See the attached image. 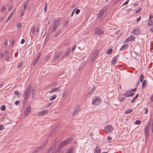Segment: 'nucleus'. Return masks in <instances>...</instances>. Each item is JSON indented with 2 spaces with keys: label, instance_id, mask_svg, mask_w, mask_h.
<instances>
[{
  "label": "nucleus",
  "instance_id": "1",
  "mask_svg": "<svg viewBox=\"0 0 153 153\" xmlns=\"http://www.w3.org/2000/svg\"><path fill=\"white\" fill-rule=\"evenodd\" d=\"M31 89V85H30L26 89L24 93V99L25 100H27L28 98V97L29 95Z\"/></svg>",
  "mask_w": 153,
  "mask_h": 153
},
{
  "label": "nucleus",
  "instance_id": "2",
  "mask_svg": "<svg viewBox=\"0 0 153 153\" xmlns=\"http://www.w3.org/2000/svg\"><path fill=\"white\" fill-rule=\"evenodd\" d=\"M150 124L149 122L147 123L144 128L145 135V140H147V137L149 136V128L150 127Z\"/></svg>",
  "mask_w": 153,
  "mask_h": 153
},
{
  "label": "nucleus",
  "instance_id": "3",
  "mask_svg": "<svg viewBox=\"0 0 153 153\" xmlns=\"http://www.w3.org/2000/svg\"><path fill=\"white\" fill-rule=\"evenodd\" d=\"M48 141L47 140L43 143L42 145L37 147L35 149L32 153H38L40 150L42 149L47 144Z\"/></svg>",
  "mask_w": 153,
  "mask_h": 153
},
{
  "label": "nucleus",
  "instance_id": "4",
  "mask_svg": "<svg viewBox=\"0 0 153 153\" xmlns=\"http://www.w3.org/2000/svg\"><path fill=\"white\" fill-rule=\"evenodd\" d=\"M70 140L69 139H68L61 143L58 146V150L59 151H60L63 148L64 146L65 145L68 143Z\"/></svg>",
  "mask_w": 153,
  "mask_h": 153
},
{
  "label": "nucleus",
  "instance_id": "5",
  "mask_svg": "<svg viewBox=\"0 0 153 153\" xmlns=\"http://www.w3.org/2000/svg\"><path fill=\"white\" fill-rule=\"evenodd\" d=\"M100 99L98 97H95L92 99V104L97 105L101 101Z\"/></svg>",
  "mask_w": 153,
  "mask_h": 153
},
{
  "label": "nucleus",
  "instance_id": "6",
  "mask_svg": "<svg viewBox=\"0 0 153 153\" xmlns=\"http://www.w3.org/2000/svg\"><path fill=\"white\" fill-rule=\"evenodd\" d=\"M31 109V106L29 105L27 106L26 109L24 111V115L25 116H27L30 113Z\"/></svg>",
  "mask_w": 153,
  "mask_h": 153
},
{
  "label": "nucleus",
  "instance_id": "7",
  "mask_svg": "<svg viewBox=\"0 0 153 153\" xmlns=\"http://www.w3.org/2000/svg\"><path fill=\"white\" fill-rule=\"evenodd\" d=\"M62 54V52L59 51L53 58L52 60V62H54L57 60L60 56Z\"/></svg>",
  "mask_w": 153,
  "mask_h": 153
},
{
  "label": "nucleus",
  "instance_id": "8",
  "mask_svg": "<svg viewBox=\"0 0 153 153\" xmlns=\"http://www.w3.org/2000/svg\"><path fill=\"white\" fill-rule=\"evenodd\" d=\"M107 133H109L111 132L113 130V127L111 125H108L105 127L104 128Z\"/></svg>",
  "mask_w": 153,
  "mask_h": 153
},
{
  "label": "nucleus",
  "instance_id": "9",
  "mask_svg": "<svg viewBox=\"0 0 153 153\" xmlns=\"http://www.w3.org/2000/svg\"><path fill=\"white\" fill-rule=\"evenodd\" d=\"M95 33L97 35H101L103 34V32L100 28L97 27L95 29Z\"/></svg>",
  "mask_w": 153,
  "mask_h": 153
},
{
  "label": "nucleus",
  "instance_id": "10",
  "mask_svg": "<svg viewBox=\"0 0 153 153\" xmlns=\"http://www.w3.org/2000/svg\"><path fill=\"white\" fill-rule=\"evenodd\" d=\"M129 90L126 91V92L124 93L123 95L126 97H129L133 96L134 94V93L129 92Z\"/></svg>",
  "mask_w": 153,
  "mask_h": 153
},
{
  "label": "nucleus",
  "instance_id": "11",
  "mask_svg": "<svg viewBox=\"0 0 153 153\" xmlns=\"http://www.w3.org/2000/svg\"><path fill=\"white\" fill-rule=\"evenodd\" d=\"M98 55V50H96L94 51L91 57L92 60L94 61L96 59Z\"/></svg>",
  "mask_w": 153,
  "mask_h": 153
},
{
  "label": "nucleus",
  "instance_id": "12",
  "mask_svg": "<svg viewBox=\"0 0 153 153\" xmlns=\"http://www.w3.org/2000/svg\"><path fill=\"white\" fill-rule=\"evenodd\" d=\"M106 8L105 7H104L101 9V10L100 11L98 15H99L98 16V18H100L101 17L102 14L104 13L106 11Z\"/></svg>",
  "mask_w": 153,
  "mask_h": 153
},
{
  "label": "nucleus",
  "instance_id": "13",
  "mask_svg": "<svg viewBox=\"0 0 153 153\" xmlns=\"http://www.w3.org/2000/svg\"><path fill=\"white\" fill-rule=\"evenodd\" d=\"M41 54V52H39L38 53V56H37L35 60L33 62V65L34 66L36 64L37 62H38V61L40 58Z\"/></svg>",
  "mask_w": 153,
  "mask_h": 153
},
{
  "label": "nucleus",
  "instance_id": "14",
  "mask_svg": "<svg viewBox=\"0 0 153 153\" xmlns=\"http://www.w3.org/2000/svg\"><path fill=\"white\" fill-rule=\"evenodd\" d=\"M60 22V18L59 17H58L57 20L56 19L55 21V22L54 24V25L56 26L57 27H58L59 25V24Z\"/></svg>",
  "mask_w": 153,
  "mask_h": 153
},
{
  "label": "nucleus",
  "instance_id": "15",
  "mask_svg": "<svg viewBox=\"0 0 153 153\" xmlns=\"http://www.w3.org/2000/svg\"><path fill=\"white\" fill-rule=\"evenodd\" d=\"M101 150L99 146H97L94 149V153H100Z\"/></svg>",
  "mask_w": 153,
  "mask_h": 153
},
{
  "label": "nucleus",
  "instance_id": "16",
  "mask_svg": "<svg viewBox=\"0 0 153 153\" xmlns=\"http://www.w3.org/2000/svg\"><path fill=\"white\" fill-rule=\"evenodd\" d=\"M60 91V90L58 88H54L51 89V90L49 91V92L50 93H52L56 91L59 92Z\"/></svg>",
  "mask_w": 153,
  "mask_h": 153
},
{
  "label": "nucleus",
  "instance_id": "17",
  "mask_svg": "<svg viewBox=\"0 0 153 153\" xmlns=\"http://www.w3.org/2000/svg\"><path fill=\"white\" fill-rule=\"evenodd\" d=\"M131 33L132 34L135 35H138L140 33V32L139 30L136 29H134V30L131 31Z\"/></svg>",
  "mask_w": 153,
  "mask_h": 153
},
{
  "label": "nucleus",
  "instance_id": "18",
  "mask_svg": "<svg viewBox=\"0 0 153 153\" xmlns=\"http://www.w3.org/2000/svg\"><path fill=\"white\" fill-rule=\"evenodd\" d=\"M48 110H45L40 112L38 114L39 116H42L46 114L48 112Z\"/></svg>",
  "mask_w": 153,
  "mask_h": 153
},
{
  "label": "nucleus",
  "instance_id": "19",
  "mask_svg": "<svg viewBox=\"0 0 153 153\" xmlns=\"http://www.w3.org/2000/svg\"><path fill=\"white\" fill-rule=\"evenodd\" d=\"M128 47V45L127 44H124L123 45L120 49V51H123L126 49Z\"/></svg>",
  "mask_w": 153,
  "mask_h": 153
},
{
  "label": "nucleus",
  "instance_id": "20",
  "mask_svg": "<svg viewBox=\"0 0 153 153\" xmlns=\"http://www.w3.org/2000/svg\"><path fill=\"white\" fill-rule=\"evenodd\" d=\"M147 85V82L146 80H144L142 84V89L145 88Z\"/></svg>",
  "mask_w": 153,
  "mask_h": 153
},
{
  "label": "nucleus",
  "instance_id": "21",
  "mask_svg": "<svg viewBox=\"0 0 153 153\" xmlns=\"http://www.w3.org/2000/svg\"><path fill=\"white\" fill-rule=\"evenodd\" d=\"M71 53V49L70 48H68L66 50V53H65V56H68Z\"/></svg>",
  "mask_w": 153,
  "mask_h": 153
},
{
  "label": "nucleus",
  "instance_id": "22",
  "mask_svg": "<svg viewBox=\"0 0 153 153\" xmlns=\"http://www.w3.org/2000/svg\"><path fill=\"white\" fill-rule=\"evenodd\" d=\"M14 13V11H13L12 13H11L10 14L9 16L8 17V18H7V20L6 21V22H7L8 21L9 19H10Z\"/></svg>",
  "mask_w": 153,
  "mask_h": 153
},
{
  "label": "nucleus",
  "instance_id": "23",
  "mask_svg": "<svg viewBox=\"0 0 153 153\" xmlns=\"http://www.w3.org/2000/svg\"><path fill=\"white\" fill-rule=\"evenodd\" d=\"M36 31V28L34 26H33L30 29V32L32 33L33 34L35 33Z\"/></svg>",
  "mask_w": 153,
  "mask_h": 153
},
{
  "label": "nucleus",
  "instance_id": "24",
  "mask_svg": "<svg viewBox=\"0 0 153 153\" xmlns=\"http://www.w3.org/2000/svg\"><path fill=\"white\" fill-rule=\"evenodd\" d=\"M118 55H117L114 57L112 60L111 63L112 64H114L116 62V59L117 58Z\"/></svg>",
  "mask_w": 153,
  "mask_h": 153
},
{
  "label": "nucleus",
  "instance_id": "25",
  "mask_svg": "<svg viewBox=\"0 0 153 153\" xmlns=\"http://www.w3.org/2000/svg\"><path fill=\"white\" fill-rule=\"evenodd\" d=\"M129 41H134L135 39V37L134 35H131L129 37Z\"/></svg>",
  "mask_w": 153,
  "mask_h": 153
},
{
  "label": "nucleus",
  "instance_id": "26",
  "mask_svg": "<svg viewBox=\"0 0 153 153\" xmlns=\"http://www.w3.org/2000/svg\"><path fill=\"white\" fill-rule=\"evenodd\" d=\"M141 109H142V110H143V111H144V110H145V112H144V114H146L148 113V111L147 109L145 108V107H142L141 108Z\"/></svg>",
  "mask_w": 153,
  "mask_h": 153
},
{
  "label": "nucleus",
  "instance_id": "27",
  "mask_svg": "<svg viewBox=\"0 0 153 153\" xmlns=\"http://www.w3.org/2000/svg\"><path fill=\"white\" fill-rule=\"evenodd\" d=\"M23 63L22 62H21L19 64L17 67V68L18 69H19L20 68H22L23 65Z\"/></svg>",
  "mask_w": 153,
  "mask_h": 153
},
{
  "label": "nucleus",
  "instance_id": "28",
  "mask_svg": "<svg viewBox=\"0 0 153 153\" xmlns=\"http://www.w3.org/2000/svg\"><path fill=\"white\" fill-rule=\"evenodd\" d=\"M73 149V147H71L66 153H72Z\"/></svg>",
  "mask_w": 153,
  "mask_h": 153
},
{
  "label": "nucleus",
  "instance_id": "29",
  "mask_svg": "<svg viewBox=\"0 0 153 153\" xmlns=\"http://www.w3.org/2000/svg\"><path fill=\"white\" fill-rule=\"evenodd\" d=\"M57 96L56 95H54L50 99V101H53L57 97Z\"/></svg>",
  "mask_w": 153,
  "mask_h": 153
},
{
  "label": "nucleus",
  "instance_id": "30",
  "mask_svg": "<svg viewBox=\"0 0 153 153\" xmlns=\"http://www.w3.org/2000/svg\"><path fill=\"white\" fill-rule=\"evenodd\" d=\"M133 110V109L127 110L126 111L125 113L126 114H127L131 112Z\"/></svg>",
  "mask_w": 153,
  "mask_h": 153
},
{
  "label": "nucleus",
  "instance_id": "31",
  "mask_svg": "<svg viewBox=\"0 0 153 153\" xmlns=\"http://www.w3.org/2000/svg\"><path fill=\"white\" fill-rule=\"evenodd\" d=\"M57 27L53 25V27L52 28L51 32L52 33H53L54 31L56 29Z\"/></svg>",
  "mask_w": 153,
  "mask_h": 153
},
{
  "label": "nucleus",
  "instance_id": "32",
  "mask_svg": "<svg viewBox=\"0 0 153 153\" xmlns=\"http://www.w3.org/2000/svg\"><path fill=\"white\" fill-rule=\"evenodd\" d=\"M112 49L111 48H110L107 51V54L108 55L110 54L112 52Z\"/></svg>",
  "mask_w": 153,
  "mask_h": 153
},
{
  "label": "nucleus",
  "instance_id": "33",
  "mask_svg": "<svg viewBox=\"0 0 153 153\" xmlns=\"http://www.w3.org/2000/svg\"><path fill=\"white\" fill-rule=\"evenodd\" d=\"M144 76L143 74H141L140 76V82H142L143 80Z\"/></svg>",
  "mask_w": 153,
  "mask_h": 153
},
{
  "label": "nucleus",
  "instance_id": "34",
  "mask_svg": "<svg viewBox=\"0 0 153 153\" xmlns=\"http://www.w3.org/2000/svg\"><path fill=\"white\" fill-rule=\"evenodd\" d=\"M141 121L140 120H136L134 123V124L139 125L141 123Z\"/></svg>",
  "mask_w": 153,
  "mask_h": 153
},
{
  "label": "nucleus",
  "instance_id": "35",
  "mask_svg": "<svg viewBox=\"0 0 153 153\" xmlns=\"http://www.w3.org/2000/svg\"><path fill=\"white\" fill-rule=\"evenodd\" d=\"M6 108V107L5 105H3L1 106V109L2 111H4Z\"/></svg>",
  "mask_w": 153,
  "mask_h": 153
},
{
  "label": "nucleus",
  "instance_id": "36",
  "mask_svg": "<svg viewBox=\"0 0 153 153\" xmlns=\"http://www.w3.org/2000/svg\"><path fill=\"white\" fill-rule=\"evenodd\" d=\"M24 4L25 5L24 7V10H23L24 11H25V10L27 8V4L26 2H25Z\"/></svg>",
  "mask_w": 153,
  "mask_h": 153
},
{
  "label": "nucleus",
  "instance_id": "37",
  "mask_svg": "<svg viewBox=\"0 0 153 153\" xmlns=\"http://www.w3.org/2000/svg\"><path fill=\"white\" fill-rule=\"evenodd\" d=\"M142 9V7L140 8L138 10H137L136 11V13H139L141 11Z\"/></svg>",
  "mask_w": 153,
  "mask_h": 153
},
{
  "label": "nucleus",
  "instance_id": "38",
  "mask_svg": "<svg viewBox=\"0 0 153 153\" xmlns=\"http://www.w3.org/2000/svg\"><path fill=\"white\" fill-rule=\"evenodd\" d=\"M50 57V55H48L46 56L44 60L46 61Z\"/></svg>",
  "mask_w": 153,
  "mask_h": 153
},
{
  "label": "nucleus",
  "instance_id": "39",
  "mask_svg": "<svg viewBox=\"0 0 153 153\" xmlns=\"http://www.w3.org/2000/svg\"><path fill=\"white\" fill-rule=\"evenodd\" d=\"M148 25L149 26H152L153 25V22L150 21L148 22Z\"/></svg>",
  "mask_w": 153,
  "mask_h": 153
},
{
  "label": "nucleus",
  "instance_id": "40",
  "mask_svg": "<svg viewBox=\"0 0 153 153\" xmlns=\"http://www.w3.org/2000/svg\"><path fill=\"white\" fill-rule=\"evenodd\" d=\"M108 141V142H111L112 138L111 137L108 136L107 137Z\"/></svg>",
  "mask_w": 153,
  "mask_h": 153
},
{
  "label": "nucleus",
  "instance_id": "41",
  "mask_svg": "<svg viewBox=\"0 0 153 153\" xmlns=\"http://www.w3.org/2000/svg\"><path fill=\"white\" fill-rule=\"evenodd\" d=\"M67 96V95L66 94L65 92H64L62 94V97L63 98V99H65Z\"/></svg>",
  "mask_w": 153,
  "mask_h": 153
},
{
  "label": "nucleus",
  "instance_id": "42",
  "mask_svg": "<svg viewBox=\"0 0 153 153\" xmlns=\"http://www.w3.org/2000/svg\"><path fill=\"white\" fill-rule=\"evenodd\" d=\"M95 88L96 87H94L93 88H92L90 91V92L88 94H90L91 93H92L94 91L95 89Z\"/></svg>",
  "mask_w": 153,
  "mask_h": 153
},
{
  "label": "nucleus",
  "instance_id": "43",
  "mask_svg": "<svg viewBox=\"0 0 153 153\" xmlns=\"http://www.w3.org/2000/svg\"><path fill=\"white\" fill-rule=\"evenodd\" d=\"M61 30L59 29L56 33L55 34V36H57L58 35V34H59V33L61 32Z\"/></svg>",
  "mask_w": 153,
  "mask_h": 153
},
{
  "label": "nucleus",
  "instance_id": "44",
  "mask_svg": "<svg viewBox=\"0 0 153 153\" xmlns=\"http://www.w3.org/2000/svg\"><path fill=\"white\" fill-rule=\"evenodd\" d=\"M79 111V110H77L76 109H75L74 111L73 114V115H75Z\"/></svg>",
  "mask_w": 153,
  "mask_h": 153
},
{
  "label": "nucleus",
  "instance_id": "45",
  "mask_svg": "<svg viewBox=\"0 0 153 153\" xmlns=\"http://www.w3.org/2000/svg\"><path fill=\"white\" fill-rule=\"evenodd\" d=\"M136 90H137V88L136 87L133 89H132L131 90H130L129 92H131H131H135L136 91Z\"/></svg>",
  "mask_w": 153,
  "mask_h": 153
},
{
  "label": "nucleus",
  "instance_id": "46",
  "mask_svg": "<svg viewBox=\"0 0 153 153\" xmlns=\"http://www.w3.org/2000/svg\"><path fill=\"white\" fill-rule=\"evenodd\" d=\"M80 12V10L79 9H77L76 10L75 13L76 14H78Z\"/></svg>",
  "mask_w": 153,
  "mask_h": 153
},
{
  "label": "nucleus",
  "instance_id": "47",
  "mask_svg": "<svg viewBox=\"0 0 153 153\" xmlns=\"http://www.w3.org/2000/svg\"><path fill=\"white\" fill-rule=\"evenodd\" d=\"M5 60L7 61H9V56H5Z\"/></svg>",
  "mask_w": 153,
  "mask_h": 153
},
{
  "label": "nucleus",
  "instance_id": "48",
  "mask_svg": "<svg viewBox=\"0 0 153 153\" xmlns=\"http://www.w3.org/2000/svg\"><path fill=\"white\" fill-rule=\"evenodd\" d=\"M20 102V101L17 100L15 101V104L16 105H17L19 104Z\"/></svg>",
  "mask_w": 153,
  "mask_h": 153
},
{
  "label": "nucleus",
  "instance_id": "49",
  "mask_svg": "<svg viewBox=\"0 0 153 153\" xmlns=\"http://www.w3.org/2000/svg\"><path fill=\"white\" fill-rule=\"evenodd\" d=\"M4 129V127L3 125H0V130H2Z\"/></svg>",
  "mask_w": 153,
  "mask_h": 153
},
{
  "label": "nucleus",
  "instance_id": "50",
  "mask_svg": "<svg viewBox=\"0 0 153 153\" xmlns=\"http://www.w3.org/2000/svg\"><path fill=\"white\" fill-rule=\"evenodd\" d=\"M35 94V90L34 89H32V96L34 95Z\"/></svg>",
  "mask_w": 153,
  "mask_h": 153
},
{
  "label": "nucleus",
  "instance_id": "51",
  "mask_svg": "<svg viewBox=\"0 0 153 153\" xmlns=\"http://www.w3.org/2000/svg\"><path fill=\"white\" fill-rule=\"evenodd\" d=\"M14 38H13L12 40L11 41V45L12 46H13V45L14 44Z\"/></svg>",
  "mask_w": 153,
  "mask_h": 153
},
{
  "label": "nucleus",
  "instance_id": "52",
  "mask_svg": "<svg viewBox=\"0 0 153 153\" xmlns=\"http://www.w3.org/2000/svg\"><path fill=\"white\" fill-rule=\"evenodd\" d=\"M128 2H129V0H128L126 1L122 5L123 6L124 5H127L128 4Z\"/></svg>",
  "mask_w": 153,
  "mask_h": 153
},
{
  "label": "nucleus",
  "instance_id": "53",
  "mask_svg": "<svg viewBox=\"0 0 153 153\" xmlns=\"http://www.w3.org/2000/svg\"><path fill=\"white\" fill-rule=\"evenodd\" d=\"M12 8V6L11 5H10L9 6L8 10L9 11H10Z\"/></svg>",
  "mask_w": 153,
  "mask_h": 153
},
{
  "label": "nucleus",
  "instance_id": "54",
  "mask_svg": "<svg viewBox=\"0 0 153 153\" xmlns=\"http://www.w3.org/2000/svg\"><path fill=\"white\" fill-rule=\"evenodd\" d=\"M24 15V11L22 10L20 15V17H22Z\"/></svg>",
  "mask_w": 153,
  "mask_h": 153
},
{
  "label": "nucleus",
  "instance_id": "55",
  "mask_svg": "<svg viewBox=\"0 0 153 153\" xmlns=\"http://www.w3.org/2000/svg\"><path fill=\"white\" fill-rule=\"evenodd\" d=\"M76 45H75L72 48L71 51L72 52H73L74 50L76 48Z\"/></svg>",
  "mask_w": 153,
  "mask_h": 153
},
{
  "label": "nucleus",
  "instance_id": "56",
  "mask_svg": "<svg viewBox=\"0 0 153 153\" xmlns=\"http://www.w3.org/2000/svg\"><path fill=\"white\" fill-rule=\"evenodd\" d=\"M14 94L17 96L19 95V92L17 91H16L14 92Z\"/></svg>",
  "mask_w": 153,
  "mask_h": 153
},
{
  "label": "nucleus",
  "instance_id": "57",
  "mask_svg": "<svg viewBox=\"0 0 153 153\" xmlns=\"http://www.w3.org/2000/svg\"><path fill=\"white\" fill-rule=\"evenodd\" d=\"M5 56H9V52L8 51H5Z\"/></svg>",
  "mask_w": 153,
  "mask_h": 153
},
{
  "label": "nucleus",
  "instance_id": "58",
  "mask_svg": "<svg viewBox=\"0 0 153 153\" xmlns=\"http://www.w3.org/2000/svg\"><path fill=\"white\" fill-rule=\"evenodd\" d=\"M120 0H116L115 1H114V4H116L118 3Z\"/></svg>",
  "mask_w": 153,
  "mask_h": 153
},
{
  "label": "nucleus",
  "instance_id": "59",
  "mask_svg": "<svg viewBox=\"0 0 153 153\" xmlns=\"http://www.w3.org/2000/svg\"><path fill=\"white\" fill-rule=\"evenodd\" d=\"M22 25V24L21 23H18L16 25L17 27H19Z\"/></svg>",
  "mask_w": 153,
  "mask_h": 153
},
{
  "label": "nucleus",
  "instance_id": "60",
  "mask_svg": "<svg viewBox=\"0 0 153 153\" xmlns=\"http://www.w3.org/2000/svg\"><path fill=\"white\" fill-rule=\"evenodd\" d=\"M25 40L24 39H22L21 41V43L22 44H23L25 42Z\"/></svg>",
  "mask_w": 153,
  "mask_h": 153
},
{
  "label": "nucleus",
  "instance_id": "61",
  "mask_svg": "<svg viewBox=\"0 0 153 153\" xmlns=\"http://www.w3.org/2000/svg\"><path fill=\"white\" fill-rule=\"evenodd\" d=\"M125 98H124V97H122L121 99L120 100V102H123L124 100H125Z\"/></svg>",
  "mask_w": 153,
  "mask_h": 153
},
{
  "label": "nucleus",
  "instance_id": "62",
  "mask_svg": "<svg viewBox=\"0 0 153 153\" xmlns=\"http://www.w3.org/2000/svg\"><path fill=\"white\" fill-rule=\"evenodd\" d=\"M47 6H46V5H45V7H44V12H47Z\"/></svg>",
  "mask_w": 153,
  "mask_h": 153
},
{
  "label": "nucleus",
  "instance_id": "63",
  "mask_svg": "<svg viewBox=\"0 0 153 153\" xmlns=\"http://www.w3.org/2000/svg\"><path fill=\"white\" fill-rule=\"evenodd\" d=\"M5 9V7L4 6H3L1 9V11L4 10Z\"/></svg>",
  "mask_w": 153,
  "mask_h": 153
},
{
  "label": "nucleus",
  "instance_id": "64",
  "mask_svg": "<svg viewBox=\"0 0 153 153\" xmlns=\"http://www.w3.org/2000/svg\"><path fill=\"white\" fill-rule=\"evenodd\" d=\"M128 41H129V38H127V39H126L125 40V42H128Z\"/></svg>",
  "mask_w": 153,
  "mask_h": 153
}]
</instances>
